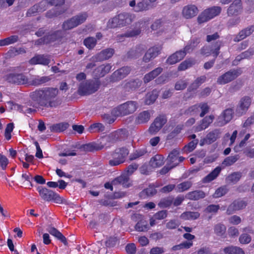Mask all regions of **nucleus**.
<instances>
[{"label":"nucleus","mask_w":254,"mask_h":254,"mask_svg":"<svg viewBox=\"0 0 254 254\" xmlns=\"http://www.w3.org/2000/svg\"><path fill=\"white\" fill-rule=\"evenodd\" d=\"M114 53V50L112 48H107L103 50L96 55L94 59L96 61H103L110 58Z\"/></svg>","instance_id":"nucleus-29"},{"label":"nucleus","mask_w":254,"mask_h":254,"mask_svg":"<svg viewBox=\"0 0 254 254\" xmlns=\"http://www.w3.org/2000/svg\"><path fill=\"white\" fill-rule=\"evenodd\" d=\"M19 40L17 35H11L0 40V46H4L16 43Z\"/></svg>","instance_id":"nucleus-46"},{"label":"nucleus","mask_w":254,"mask_h":254,"mask_svg":"<svg viewBox=\"0 0 254 254\" xmlns=\"http://www.w3.org/2000/svg\"><path fill=\"white\" fill-rule=\"evenodd\" d=\"M100 85V82L98 79L82 82L79 86L78 93L81 96L91 94L98 90Z\"/></svg>","instance_id":"nucleus-4"},{"label":"nucleus","mask_w":254,"mask_h":254,"mask_svg":"<svg viewBox=\"0 0 254 254\" xmlns=\"http://www.w3.org/2000/svg\"><path fill=\"white\" fill-rule=\"evenodd\" d=\"M200 42V39L198 37L192 38L185 47L184 50L187 53H190L194 49Z\"/></svg>","instance_id":"nucleus-40"},{"label":"nucleus","mask_w":254,"mask_h":254,"mask_svg":"<svg viewBox=\"0 0 254 254\" xmlns=\"http://www.w3.org/2000/svg\"><path fill=\"white\" fill-rule=\"evenodd\" d=\"M129 5L136 12L147 11L152 8L151 4L147 0H142L137 3H136L135 0H132L129 1Z\"/></svg>","instance_id":"nucleus-14"},{"label":"nucleus","mask_w":254,"mask_h":254,"mask_svg":"<svg viewBox=\"0 0 254 254\" xmlns=\"http://www.w3.org/2000/svg\"><path fill=\"white\" fill-rule=\"evenodd\" d=\"M206 78V77L205 75L197 78L192 83L191 87L193 89H196L201 84L205 82Z\"/></svg>","instance_id":"nucleus-64"},{"label":"nucleus","mask_w":254,"mask_h":254,"mask_svg":"<svg viewBox=\"0 0 254 254\" xmlns=\"http://www.w3.org/2000/svg\"><path fill=\"white\" fill-rule=\"evenodd\" d=\"M142 84V81L138 79L130 80L126 83L124 88L126 91L129 92L135 90L139 87Z\"/></svg>","instance_id":"nucleus-35"},{"label":"nucleus","mask_w":254,"mask_h":254,"mask_svg":"<svg viewBox=\"0 0 254 254\" xmlns=\"http://www.w3.org/2000/svg\"><path fill=\"white\" fill-rule=\"evenodd\" d=\"M157 192L156 190L152 186H149L148 188L143 190L140 195L141 196H151L155 194Z\"/></svg>","instance_id":"nucleus-57"},{"label":"nucleus","mask_w":254,"mask_h":254,"mask_svg":"<svg viewBox=\"0 0 254 254\" xmlns=\"http://www.w3.org/2000/svg\"><path fill=\"white\" fill-rule=\"evenodd\" d=\"M88 15L86 12L81 13L64 21L62 28L64 30L71 29L85 21Z\"/></svg>","instance_id":"nucleus-6"},{"label":"nucleus","mask_w":254,"mask_h":254,"mask_svg":"<svg viewBox=\"0 0 254 254\" xmlns=\"http://www.w3.org/2000/svg\"><path fill=\"white\" fill-rule=\"evenodd\" d=\"M63 36V32L61 30H57L51 33H48L45 35L46 39V42L47 43H50L54 42L59 39L61 38Z\"/></svg>","instance_id":"nucleus-39"},{"label":"nucleus","mask_w":254,"mask_h":254,"mask_svg":"<svg viewBox=\"0 0 254 254\" xmlns=\"http://www.w3.org/2000/svg\"><path fill=\"white\" fill-rule=\"evenodd\" d=\"M200 213L198 212L186 211L183 212L180 218L184 220H193L198 218Z\"/></svg>","instance_id":"nucleus-42"},{"label":"nucleus","mask_w":254,"mask_h":254,"mask_svg":"<svg viewBox=\"0 0 254 254\" xmlns=\"http://www.w3.org/2000/svg\"><path fill=\"white\" fill-rule=\"evenodd\" d=\"M254 55V47H250L248 50L242 53L237 57L238 61L244 59H249Z\"/></svg>","instance_id":"nucleus-49"},{"label":"nucleus","mask_w":254,"mask_h":254,"mask_svg":"<svg viewBox=\"0 0 254 254\" xmlns=\"http://www.w3.org/2000/svg\"><path fill=\"white\" fill-rule=\"evenodd\" d=\"M186 55L184 50L177 51L171 55L167 60V63L169 64H174L182 60Z\"/></svg>","instance_id":"nucleus-28"},{"label":"nucleus","mask_w":254,"mask_h":254,"mask_svg":"<svg viewBox=\"0 0 254 254\" xmlns=\"http://www.w3.org/2000/svg\"><path fill=\"white\" fill-rule=\"evenodd\" d=\"M243 10L241 0H235L227 9L228 16L237 15L241 13Z\"/></svg>","instance_id":"nucleus-19"},{"label":"nucleus","mask_w":254,"mask_h":254,"mask_svg":"<svg viewBox=\"0 0 254 254\" xmlns=\"http://www.w3.org/2000/svg\"><path fill=\"white\" fill-rule=\"evenodd\" d=\"M194 64V62L191 60H186L181 63L178 67L179 71H183L187 69V68L191 67Z\"/></svg>","instance_id":"nucleus-54"},{"label":"nucleus","mask_w":254,"mask_h":254,"mask_svg":"<svg viewBox=\"0 0 254 254\" xmlns=\"http://www.w3.org/2000/svg\"><path fill=\"white\" fill-rule=\"evenodd\" d=\"M163 71V68L161 67H158L146 74L143 79L145 83H147L152 80L154 79L157 76H158Z\"/></svg>","instance_id":"nucleus-31"},{"label":"nucleus","mask_w":254,"mask_h":254,"mask_svg":"<svg viewBox=\"0 0 254 254\" xmlns=\"http://www.w3.org/2000/svg\"><path fill=\"white\" fill-rule=\"evenodd\" d=\"M233 110L231 108L225 110L219 117L218 120L221 123V125H224L229 122L233 118Z\"/></svg>","instance_id":"nucleus-30"},{"label":"nucleus","mask_w":254,"mask_h":254,"mask_svg":"<svg viewBox=\"0 0 254 254\" xmlns=\"http://www.w3.org/2000/svg\"><path fill=\"white\" fill-rule=\"evenodd\" d=\"M222 45L221 41H217L211 46L205 45L200 50V54L206 57L209 56L211 53L215 58H216L219 54V50Z\"/></svg>","instance_id":"nucleus-11"},{"label":"nucleus","mask_w":254,"mask_h":254,"mask_svg":"<svg viewBox=\"0 0 254 254\" xmlns=\"http://www.w3.org/2000/svg\"><path fill=\"white\" fill-rule=\"evenodd\" d=\"M173 202V197L169 196L161 199L158 203V206L160 208H167L171 205Z\"/></svg>","instance_id":"nucleus-52"},{"label":"nucleus","mask_w":254,"mask_h":254,"mask_svg":"<svg viewBox=\"0 0 254 254\" xmlns=\"http://www.w3.org/2000/svg\"><path fill=\"white\" fill-rule=\"evenodd\" d=\"M206 196L205 193L201 190H197L189 192L187 194L186 197L190 200H197L202 199Z\"/></svg>","instance_id":"nucleus-37"},{"label":"nucleus","mask_w":254,"mask_h":254,"mask_svg":"<svg viewBox=\"0 0 254 254\" xmlns=\"http://www.w3.org/2000/svg\"><path fill=\"white\" fill-rule=\"evenodd\" d=\"M51 61V57L48 55H37L30 61L31 64H40L44 65H48Z\"/></svg>","instance_id":"nucleus-18"},{"label":"nucleus","mask_w":254,"mask_h":254,"mask_svg":"<svg viewBox=\"0 0 254 254\" xmlns=\"http://www.w3.org/2000/svg\"><path fill=\"white\" fill-rule=\"evenodd\" d=\"M132 21V15L128 13H122L111 18L107 23L109 28L121 27L129 24Z\"/></svg>","instance_id":"nucleus-3"},{"label":"nucleus","mask_w":254,"mask_h":254,"mask_svg":"<svg viewBox=\"0 0 254 254\" xmlns=\"http://www.w3.org/2000/svg\"><path fill=\"white\" fill-rule=\"evenodd\" d=\"M183 128V125H178L173 131H172L167 137V139H172L179 134Z\"/></svg>","instance_id":"nucleus-63"},{"label":"nucleus","mask_w":254,"mask_h":254,"mask_svg":"<svg viewBox=\"0 0 254 254\" xmlns=\"http://www.w3.org/2000/svg\"><path fill=\"white\" fill-rule=\"evenodd\" d=\"M161 50V48L160 47H153L149 48L143 57L142 61L145 63H148L160 54Z\"/></svg>","instance_id":"nucleus-21"},{"label":"nucleus","mask_w":254,"mask_h":254,"mask_svg":"<svg viewBox=\"0 0 254 254\" xmlns=\"http://www.w3.org/2000/svg\"><path fill=\"white\" fill-rule=\"evenodd\" d=\"M129 66H124L115 71L112 75V78L114 81H118L126 77L130 72Z\"/></svg>","instance_id":"nucleus-23"},{"label":"nucleus","mask_w":254,"mask_h":254,"mask_svg":"<svg viewBox=\"0 0 254 254\" xmlns=\"http://www.w3.org/2000/svg\"><path fill=\"white\" fill-rule=\"evenodd\" d=\"M167 118L165 115H160L156 117L148 128V132L152 135L157 133L167 123Z\"/></svg>","instance_id":"nucleus-13"},{"label":"nucleus","mask_w":254,"mask_h":254,"mask_svg":"<svg viewBox=\"0 0 254 254\" xmlns=\"http://www.w3.org/2000/svg\"><path fill=\"white\" fill-rule=\"evenodd\" d=\"M137 24L139 25L138 27L135 28L130 30H128L127 32H126L125 34L120 35L118 37L119 38H123L125 37H133L138 35L141 32V30L140 28V22H139Z\"/></svg>","instance_id":"nucleus-45"},{"label":"nucleus","mask_w":254,"mask_h":254,"mask_svg":"<svg viewBox=\"0 0 254 254\" xmlns=\"http://www.w3.org/2000/svg\"><path fill=\"white\" fill-rule=\"evenodd\" d=\"M129 178L126 175H121L119 177L115 178L112 182L114 185L121 184L123 185L124 188H128L130 184L129 182Z\"/></svg>","instance_id":"nucleus-38"},{"label":"nucleus","mask_w":254,"mask_h":254,"mask_svg":"<svg viewBox=\"0 0 254 254\" xmlns=\"http://www.w3.org/2000/svg\"><path fill=\"white\" fill-rule=\"evenodd\" d=\"M251 102L252 99L250 97L244 96L242 97L237 106L235 110L236 115L238 117L245 115L250 107Z\"/></svg>","instance_id":"nucleus-12"},{"label":"nucleus","mask_w":254,"mask_h":254,"mask_svg":"<svg viewBox=\"0 0 254 254\" xmlns=\"http://www.w3.org/2000/svg\"><path fill=\"white\" fill-rule=\"evenodd\" d=\"M128 154L129 150L126 147L116 149L111 153L112 159L109 161V164L111 166H116L123 163Z\"/></svg>","instance_id":"nucleus-5"},{"label":"nucleus","mask_w":254,"mask_h":254,"mask_svg":"<svg viewBox=\"0 0 254 254\" xmlns=\"http://www.w3.org/2000/svg\"><path fill=\"white\" fill-rule=\"evenodd\" d=\"M248 204V202L243 199H238L234 201L228 207L227 213L232 214L234 211L239 210L245 208Z\"/></svg>","instance_id":"nucleus-20"},{"label":"nucleus","mask_w":254,"mask_h":254,"mask_svg":"<svg viewBox=\"0 0 254 254\" xmlns=\"http://www.w3.org/2000/svg\"><path fill=\"white\" fill-rule=\"evenodd\" d=\"M104 147L103 144H98L95 142H91L81 146V149L85 151L92 152L102 149Z\"/></svg>","instance_id":"nucleus-32"},{"label":"nucleus","mask_w":254,"mask_h":254,"mask_svg":"<svg viewBox=\"0 0 254 254\" xmlns=\"http://www.w3.org/2000/svg\"><path fill=\"white\" fill-rule=\"evenodd\" d=\"M84 45L89 49H92L97 44L96 39L94 37H89L84 39Z\"/></svg>","instance_id":"nucleus-53"},{"label":"nucleus","mask_w":254,"mask_h":254,"mask_svg":"<svg viewBox=\"0 0 254 254\" xmlns=\"http://www.w3.org/2000/svg\"><path fill=\"white\" fill-rule=\"evenodd\" d=\"M37 190L40 196L44 200L47 201H54L57 203L62 202V198L59 194L54 191L41 186L38 187Z\"/></svg>","instance_id":"nucleus-7"},{"label":"nucleus","mask_w":254,"mask_h":254,"mask_svg":"<svg viewBox=\"0 0 254 254\" xmlns=\"http://www.w3.org/2000/svg\"><path fill=\"white\" fill-rule=\"evenodd\" d=\"M221 132L219 129H215L210 131L206 137L200 140L199 144L203 146L205 144H210L220 137Z\"/></svg>","instance_id":"nucleus-15"},{"label":"nucleus","mask_w":254,"mask_h":254,"mask_svg":"<svg viewBox=\"0 0 254 254\" xmlns=\"http://www.w3.org/2000/svg\"><path fill=\"white\" fill-rule=\"evenodd\" d=\"M151 117V112L144 111L140 112L135 119V122L137 124H142L147 123Z\"/></svg>","instance_id":"nucleus-33"},{"label":"nucleus","mask_w":254,"mask_h":254,"mask_svg":"<svg viewBox=\"0 0 254 254\" xmlns=\"http://www.w3.org/2000/svg\"><path fill=\"white\" fill-rule=\"evenodd\" d=\"M126 133V130L123 129H120L115 131L109 134L104 136L102 138V142L105 143L103 144L104 146H109L110 145L114 144L118 140H121L125 138Z\"/></svg>","instance_id":"nucleus-8"},{"label":"nucleus","mask_w":254,"mask_h":254,"mask_svg":"<svg viewBox=\"0 0 254 254\" xmlns=\"http://www.w3.org/2000/svg\"><path fill=\"white\" fill-rule=\"evenodd\" d=\"M179 152L177 149H174L169 154L167 158L168 164L172 165L173 167H175L183 162L185 159L183 157H178Z\"/></svg>","instance_id":"nucleus-17"},{"label":"nucleus","mask_w":254,"mask_h":254,"mask_svg":"<svg viewBox=\"0 0 254 254\" xmlns=\"http://www.w3.org/2000/svg\"><path fill=\"white\" fill-rule=\"evenodd\" d=\"M105 127L101 123H95L91 125L88 129L90 131H102L104 130Z\"/></svg>","instance_id":"nucleus-62"},{"label":"nucleus","mask_w":254,"mask_h":254,"mask_svg":"<svg viewBox=\"0 0 254 254\" xmlns=\"http://www.w3.org/2000/svg\"><path fill=\"white\" fill-rule=\"evenodd\" d=\"M198 143V139H194L189 142L187 145H185L183 150L185 152H190L193 150L196 147V145Z\"/></svg>","instance_id":"nucleus-60"},{"label":"nucleus","mask_w":254,"mask_h":254,"mask_svg":"<svg viewBox=\"0 0 254 254\" xmlns=\"http://www.w3.org/2000/svg\"><path fill=\"white\" fill-rule=\"evenodd\" d=\"M6 80L8 82L17 84H24L28 82L27 77L22 73H9L6 76Z\"/></svg>","instance_id":"nucleus-16"},{"label":"nucleus","mask_w":254,"mask_h":254,"mask_svg":"<svg viewBox=\"0 0 254 254\" xmlns=\"http://www.w3.org/2000/svg\"><path fill=\"white\" fill-rule=\"evenodd\" d=\"M50 78L47 76H43L34 79L32 81V84L34 86H38L48 82Z\"/></svg>","instance_id":"nucleus-61"},{"label":"nucleus","mask_w":254,"mask_h":254,"mask_svg":"<svg viewBox=\"0 0 254 254\" xmlns=\"http://www.w3.org/2000/svg\"><path fill=\"white\" fill-rule=\"evenodd\" d=\"M226 228L225 226L220 223L214 226V233L218 236H223L226 232Z\"/></svg>","instance_id":"nucleus-50"},{"label":"nucleus","mask_w":254,"mask_h":254,"mask_svg":"<svg viewBox=\"0 0 254 254\" xmlns=\"http://www.w3.org/2000/svg\"><path fill=\"white\" fill-rule=\"evenodd\" d=\"M254 32V25L249 26L242 30L235 36L234 41L238 42L251 35Z\"/></svg>","instance_id":"nucleus-25"},{"label":"nucleus","mask_w":254,"mask_h":254,"mask_svg":"<svg viewBox=\"0 0 254 254\" xmlns=\"http://www.w3.org/2000/svg\"><path fill=\"white\" fill-rule=\"evenodd\" d=\"M221 171V168L219 166L215 168L211 172L202 179L203 183H208L215 180L219 175Z\"/></svg>","instance_id":"nucleus-36"},{"label":"nucleus","mask_w":254,"mask_h":254,"mask_svg":"<svg viewBox=\"0 0 254 254\" xmlns=\"http://www.w3.org/2000/svg\"><path fill=\"white\" fill-rule=\"evenodd\" d=\"M241 73V69H231L219 76L217 79V82L221 85L225 84L235 79Z\"/></svg>","instance_id":"nucleus-10"},{"label":"nucleus","mask_w":254,"mask_h":254,"mask_svg":"<svg viewBox=\"0 0 254 254\" xmlns=\"http://www.w3.org/2000/svg\"><path fill=\"white\" fill-rule=\"evenodd\" d=\"M214 119V117L213 115L206 116L200 122L198 125L195 127L194 131L198 132L205 129L212 123Z\"/></svg>","instance_id":"nucleus-27"},{"label":"nucleus","mask_w":254,"mask_h":254,"mask_svg":"<svg viewBox=\"0 0 254 254\" xmlns=\"http://www.w3.org/2000/svg\"><path fill=\"white\" fill-rule=\"evenodd\" d=\"M146 48L143 45H139L131 49L127 53V57L130 59H137L140 57L145 51Z\"/></svg>","instance_id":"nucleus-22"},{"label":"nucleus","mask_w":254,"mask_h":254,"mask_svg":"<svg viewBox=\"0 0 254 254\" xmlns=\"http://www.w3.org/2000/svg\"><path fill=\"white\" fill-rule=\"evenodd\" d=\"M228 190L226 186H222L218 188L213 194V198H219L223 196L227 193Z\"/></svg>","instance_id":"nucleus-56"},{"label":"nucleus","mask_w":254,"mask_h":254,"mask_svg":"<svg viewBox=\"0 0 254 254\" xmlns=\"http://www.w3.org/2000/svg\"><path fill=\"white\" fill-rule=\"evenodd\" d=\"M242 176V173L240 172H235L229 175L228 179L231 182L236 183L240 180Z\"/></svg>","instance_id":"nucleus-59"},{"label":"nucleus","mask_w":254,"mask_h":254,"mask_svg":"<svg viewBox=\"0 0 254 254\" xmlns=\"http://www.w3.org/2000/svg\"><path fill=\"white\" fill-rule=\"evenodd\" d=\"M221 11L220 6H213L204 10L197 17L199 23H202L216 16Z\"/></svg>","instance_id":"nucleus-9"},{"label":"nucleus","mask_w":254,"mask_h":254,"mask_svg":"<svg viewBox=\"0 0 254 254\" xmlns=\"http://www.w3.org/2000/svg\"><path fill=\"white\" fill-rule=\"evenodd\" d=\"M197 7L192 4L188 5L184 7L182 10V14L187 19L191 18L198 13Z\"/></svg>","instance_id":"nucleus-26"},{"label":"nucleus","mask_w":254,"mask_h":254,"mask_svg":"<svg viewBox=\"0 0 254 254\" xmlns=\"http://www.w3.org/2000/svg\"><path fill=\"white\" fill-rule=\"evenodd\" d=\"M147 153L148 151L145 147L138 149L130 155L129 160L132 161L137 159L139 158L144 156Z\"/></svg>","instance_id":"nucleus-44"},{"label":"nucleus","mask_w":254,"mask_h":254,"mask_svg":"<svg viewBox=\"0 0 254 254\" xmlns=\"http://www.w3.org/2000/svg\"><path fill=\"white\" fill-rule=\"evenodd\" d=\"M240 158L238 154L226 157L222 162V164L226 166H230L236 162Z\"/></svg>","instance_id":"nucleus-51"},{"label":"nucleus","mask_w":254,"mask_h":254,"mask_svg":"<svg viewBox=\"0 0 254 254\" xmlns=\"http://www.w3.org/2000/svg\"><path fill=\"white\" fill-rule=\"evenodd\" d=\"M158 96V91L157 90H153L146 95L145 99V103L146 105H151L153 104L156 100Z\"/></svg>","instance_id":"nucleus-43"},{"label":"nucleus","mask_w":254,"mask_h":254,"mask_svg":"<svg viewBox=\"0 0 254 254\" xmlns=\"http://www.w3.org/2000/svg\"><path fill=\"white\" fill-rule=\"evenodd\" d=\"M69 126L68 123H61L54 125L50 127V130L52 132H59L65 130Z\"/></svg>","instance_id":"nucleus-47"},{"label":"nucleus","mask_w":254,"mask_h":254,"mask_svg":"<svg viewBox=\"0 0 254 254\" xmlns=\"http://www.w3.org/2000/svg\"><path fill=\"white\" fill-rule=\"evenodd\" d=\"M223 251L226 254H245L241 248L233 246L225 248Z\"/></svg>","instance_id":"nucleus-48"},{"label":"nucleus","mask_w":254,"mask_h":254,"mask_svg":"<svg viewBox=\"0 0 254 254\" xmlns=\"http://www.w3.org/2000/svg\"><path fill=\"white\" fill-rule=\"evenodd\" d=\"M111 69L110 64H102L96 68L93 71V76L95 78L98 79L108 73Z\"/></svg>","instance_id":"nucleus-24"},{"label":"nucleus","mask_w":254,"mask_h":254,"mask_svg":"<svg viewBox=\"0 0 254 254\" xmlns=\"http://www.w3.org/2000/svg\"><path fill=\"white\" fill-rule=\"evenodd\" d=\"M192 186L190 181H185L177 185V188L179 192H183L189 189Z\"/></svg>","instance_id":"nucleus-58"},{"label":"nucleus","mask_w":254,"mask_h":254,"mask_svg":"<svg viewBox=\"0 0 254 254\" xmlns=\"http://www.w3.org/2000/svg\"><path fill=\"white\" fill-rule=\"evenodd\" d=\"M148 228V225L145 221H140L135 226V229L138 232L147 231Z\"/></svg>","instance_id":"nucleus-55"},{"label":"nucleus","mask_w":254,"mask_h":254,"mask_svg":"<svg viewBox=\"0 0 254 254\" xmlns=\"http://www.w3.org/2000/svg\"><path fill=\"white\" fill-rule=\"evenodd\" d=\"M138 104L136 102L127 101L114 108L111 114L115 117L126 116L134 113L136 110Z\"/></svg>","instance_id":"nucleus-2"},{"label":"nucleus","mask_w":254,"mask_h":254,"mask_svg":"<svg viewBox=\"0 0 254 254\" xmlns=\"http://www.w3.org/2000/svg\"><path fill=\"white\" fill-rule=\"evenodd\" d=\"M47 231L51 235L55 236L63 243L64 245L66 246L67 245L66 238L56 228L53 227H49Z\"/></svg>","instance_id":"nucleus-34"},{"label":"nucleus","mask_w":254,"mask_h":254,"mask_svg":"<svg viewBox=\"0 0 254 254\" xmlns=\"http://www.w3.org/2000/svg\"><path fill=\"white\" fill-rule=\"evenodd\" d=\"M164 163L163 157L160 155H156L151 158L149 165L152 168H158L163 165Z\"/></svg>","instance_id":"nucleus-41"},{"label":"nucleus","mask_w":254,"mask_h":254,"mask_svg":"<svg viewBox=\"0 0 254 254\" xmlns=\"http://www.w3.org/2000/svg\"><path fill=\"white\" fill-rule=\"evenodd\" d=\"M59 91L57 88L45 87L36 89L30 94V105L36 108H56L61 104L57 99Z\"/></svg>","instance_id":"nucleus-1"}]
</instances>
